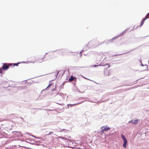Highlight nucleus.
Wrapping results in <instances>:
<instances>
[{
  "mask_svg": "<svg viewBox=\"0 0 149 149\" xmlns=\"http://www.w3.org/2000/svg\"><path fill=\"white\" fill-rule=\"evenodd\" d=\"M74 78L72 76H71L69 79V81H72L74 80Z\"/></svg>",
  "mask_w": 149,
  "mask_h": 149,
  "instance_id": "6e6552de",
  "label": "nucleus"
},
{
  "mask_svg": "<svg viewBox=\"0 0 149 149\" xmlns=\"http://www.w3.org/2000/svg\"><path fill=\"white\" fill-rule=\"evenodd\" d=\"M44 57L43 56H39L37 60L36 61L37 62V63H41L44 61Z\"/></svg>",
  "mask_w": 149,
  "mask_h": 149,
  "instance_id": "20e7f679",
  "label": "nucleus"
},
{
  "mask_svg": "<svg viewBox=\"0 0 149 149\" xmlns=\"http://www.w3.org/2000/svg\"><path fill=\"white\" fill-rule=\"evenodd\" d=\"M58 138H61L62 139H64V137H61V136H59L58 137Z\"/></svg>",
  "mask_w": 149,
  "mask_h": 149,
  "instance_id": "9d476101",
  "label": "nucleus"
},
{
  "mask_svg": "<svg viewBox=\"0 0 149 149\" xmlns=\"http://www.w3.org/2000/svg\"><path fill=\"white\" fill-rule=\"evenodd\" d=\"M115 38H113L112 39H111V41H112V40H113V39H114Z\"/></svg>",
  "mask_w": 149,
  "mask_h": 149,
  "instance_id": "2eb2a0df",
  "label": "nucleus"
},
{
  "mask_svg": "<svg viewBox=\"0 0 149 149\" xmlns=\"http://www.w3.org/2000/svg\"><path fill=\"white\" fill-rule=\"evenodd\" d=\"M129 123H132L133 124H136L138 123V119H137L135 120H132L131 121L129 122Z\"/></svg>",
  "mask_w": 149,
  "mask_h": 149,
  "instance_id": "0eeeda50",
  "label": "nucleus"
},
{
  "mask_svg": "<svg viewBox=\"0 0 149 149\" xmlns=\"http://www.w3.org/2000/svg\"><path fill=\"white\" fill-rule=\"evenodd\" d=\"M149 18V13L145 17V18L143 19L141 21V24H140V27H141L142 26L144 23V22L145 20Z\"/></svg>",
  "mask_w": 149,
  "mask_h": 149,
  "instance_id": "39448f33",
  "label": "nucleus"
},
{
  "mask_svg": "<svg viewBox=\"0 0 149 149\" xmlns=\"http://www.w3.org/2000/svg\"><path fill=\"white\" fill-rule=\"evenodd\" d=\"M121 137L123 140L124 141L123 146L124 148H126L127 147L126 145L127 143V141L123 134H122L121 135Z\"/></svg>",
  "mask_w": 149,
  "mask_h": 149,
  "instance_id": "7ed1b4c3",
  "label": "nucleus"
},
{
  "mask_svg": "<svg viewBox=\"0 0 149 149\" xmlns=\"http://www.w3.org/2000/svg\"><path fill=\"white\" fill-rule=\"evenodd\" d=\"M103 127H104V128L102 130V132L107 131L110 129V128L109 127H107V125L101 127L102 128Z\"/></svg>",
  "mask_w": 149,
  "mask_h": 149,
  "instance_id": "423d86ee",
  "label": "nucleus"
},
{
  "mask_svg": "<svg viewBox=\"0 0 149 149\" xmlns=\"http://www.w3.org/2000/svg\"><path fill=\"white\" fill-rule=\"evenodd\" d=\"M78 104H79V103H77V104H73L72 105L73 106H75V105H78Z\"/></svg>",
  "mask_w": 149,
  "mask_h": 149,
  "instance_id": "9b49d317",
  "label": "nucleus"
},
{
  "mask_svg": "<svg viewBox=\"0 0 149 149\" xmlns=\"http://www.w3.org/2000/svg\"><path fill=\"white\" fill-rule=\"evenodd\" d=\"M51 85V84H49V86L47 87L46 88H49V87Z\"/></svg>",
  "mask_w": 149,
  "mask_h": 149,
  "instance_id": "f8f14e48",
  "label": "nucleus"
},
{
  "mask_svg": "<svg viewBox=\"0 0 149 149\" xmlns=\"http://www.w3.org/2000/svg\"><path fill=\"white\" fill-rule=\"evenodd\" d=\"M59 71H57V76L58 74Z\"/></svg>",
  "mask_w": 149,
  "mask_h": 149,
  "instance_id": "4468645a",
  "label": "nucleus"
},
{
  "mask_svg": "<svg viewBox=\"0 0 149 149\" xmlns=\"http://www.w3.org/2000/svg\"><path fill=\"white\" fill-rule=\"evenodd\" d=\"M100 65H94V67H96V66H100Z\"/></svg>",
  "mask_w": 149,
  "mask_h": 149,
  "instance_id": "ddd939ff",
  "label": "nucleus"
},
{
  "mask_svg": "<svg viewBox=\"0 0 149 149\" xmlns=\"http://www.w3.org/2000/svg\"><path fill=\"white\" fill-rule=\"evenodd\" d=\"M12 64L11 63H10L8 65V64L6 63H3L2 68H0V73L1 74L2 73V71L3 70H7L9 68V66L11 65Z\"/></svg>",
  "mask_w": 149,
  "mask_h": 149,
  "instance_id": "f257e3e1",
  "label": "nucleus"
},
{
  "mask_svg": "<svg viewBox=\"0 0 149 149\" xmlns=\"http://www.w3.org/2000/svg\"><path fill=\"white\" fill-rule=\"evenodd\" d=\"M108 68H106V69L104 68V75L106 77H108L109 75V73L110 70L108 68H109L110 67L109 65L108 64Z\"/></svg>",
  "mask_w": 149,
  "mask_h": 149,
  "instance_id": "f03ea898",
  "label": "nucleus"
},
{
  "mask_svg": "<svg viewBox=\"0 0 149 149\" xmlns=\"http://www.w3.org/2000/svg\"><path fill=\"white\" fill-rule=\"evenodd\" d=\"M102 66H104V65H102Z\"/></svg>",
  "mask_w": 149,
  "mask_h": 149,
  "instance_id": "dca6fc26",
  "label": "nucleus"
},
{
  "mask_svg": "<svg viewBox=\"0 0 149 149\" xmlns=\"http://www.w3.org/2000/svg\"><path fill=\"white\" fill-rule=\"evenodd\" d=\"M19 63H13V66H17L18 65V64H19Z\"/></svg>",
  "mask_w": 149,
  "mask_h": 149,
  "instance_id": "1a4fd4ad",
  "label": "nucleus"
}]
</instances>
